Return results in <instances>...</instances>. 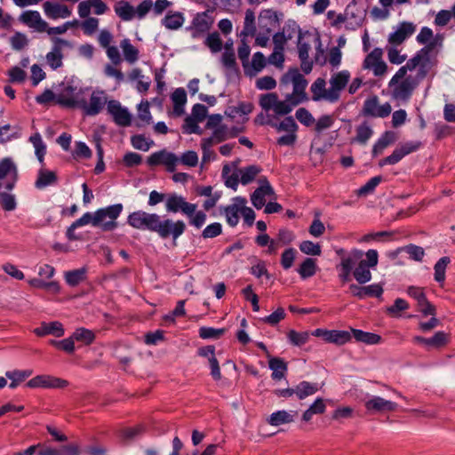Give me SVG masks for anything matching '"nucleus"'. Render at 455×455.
<instances>
[{
	"label": "nucleus",
	"mask_w": 455,
	"mask_h": 455,
	"mask_svg": "<svg viewBox=\"0 0 455 455\" xmlns=\"http://www.w3.org/2000/svg\"><path fill=\"white\" fill-rule=\"evenodd\" d=\"M198 123H201L200 121H197L196 119L191 117L190 116H188L184 119V124H182V132L183 133L187 134H203L204 131L199 127Z\"/></svg>",
	"instance_id": "42"
},
{
	"label": "nucleus",
	"mask_w": 455,
	"mask_h": 455,
	"mask_svg": "<svg viewBox=\"0 0 455 455\" xmlns=\"http://www.w3.org/2000/svg\"><path fill=\"white\" fill-rule=\"evenodd\" d=\"M352 335L347 331L331 330L330 342L339 346L344 345L351 340Z\"/></svg>",
	"instance_id": "44"
},
{
	"label": "nucleus",
	"mask_w": 455,
	"mask_h": 455,
	"mask_svg": "<svg viewBox=\"0 0 455 455\" xmlns=\"http://www.w3.org/2000/svg\"><path fill=\"white\" fill-rule=\"evenodd\" d=\"M251 53V48L248 45L245 38L241 39L240 44L237 49L238 58L240 59L244 72H247V68H249V57Z\"/></svg>",
	"instance_id": "41"
},
{
	"label": "nucleus",
	"mask_w": 455,
	"mask_h": 455,
	"mask_svg": "<svg viewBox=\"0 0 455 455\" xmlns=\"http://www.w3.org/2000/svg\"><path fill=\"white\" fill-rule=\"evenodd\" d=\"M351 333L357 342H362L367 345L379 344L382 341V337L377 333L368 332L355 328H351Z\"/></svg>",
	"instance_id": "21"
},
{
	"label": "nucleus",
	"mask_w": 455,
	"mask_h": 455,
	"mask_svg": "<svg viewBox=\"0 0 455 455\" xmlns=\"http://www.w3.org/2000/svg\"><path fill=\"white\" fill-rule=\"evenodd\" d=\"M293 421V418L285 411H278L270 415L268 423L271 426H279L284 423H290Z\"/></svg>",
	"instance_id": "45"
},
{
	"label": "nucleus",
	"mask_w": 455,
	"mask_h": 455,
	"mask_svg": "<svg viewBox=\"0 0 455 455\" xmlns=\"http://www.w3.org/2000/svg\"><path fill=\"white\" fill-rule=\"evenodd\" d=\"M370 268L371 267L361 261H359L355 267H354L353 276L357 281L358 284H364L371 280V273Z\"/></svg>",
	"instance_id": "29"
},
{
	"label": "nucleus",
	"mask_w": 455,
	"mask_h": 455,
	"mask_svg": "<svg viewBox=\"0 0 455 455\" xmlns=\"http://www.w3.org/2000/svg\"><path fill=\"white\" fill-rule=\"evenodd\" d=\"M347 292L359 299H363L381 297L383 289L382 286H349Z\"/></svg>",
	"instance_id": "14"
},
{
	"label": "nucleus",
	"mask_w": 455,
	"mask_h": 455,
	"mask_svg": "<svg viewBox=\"0 0 455 455\" xmlns=\"http://www.w3.org/2000/svg\"><path fill=\"white\" fill-rule=\"evenodd\" d=\"M72 336L76 341L81 342L85 346L92 344L96 338L92 331L84 327L76 329Z\"/></svg>",
	"instance_id": "31"
},
{
	"label": "nucleus",
	"mask_w": 455,
	"mask_h": 455,
	"mask_svg": "<svg viewBox=\"0 0 455 455\" xmlns=\"http://www.w3.org/2000/svg\"><path fill=\"white\" fill-rule=\"evenodd\" d=\"M68 386V381L51 375H37L26 383L29 388H65Z\"/></svg>",
	"instance_id": "7"
},
{
	"label": "nucleus",
	"mask_w": 455,
	"mask_h": 455,
	"mask_svg": "<svg viewBox=\"0 0 455 455\" xmlns=\"http://www.w3.org/2000/svg\"><path fill=\"white\" fill-rule=\"evenodd\" d=\"M45 16L51 20L65 19L71 15V9L63 4L45 1L43 4Z\"/></svg>",
	"instance_id": "8"
},
{
	"label": "nucleus",
	"mask_w": 455,
	"mask_h": 455,
	"mask_svg": "<svg viewBox=\"0 0 455 455\" xmlns=\"http://www.w3.org/2000/svg\"><path fill=\"white\" fill-rule=\"evenodd\" d=\"M262 171V168L256 164L248 165L243 169L239 170V172L241 173V179L240 182L243 185H248L251 182H252L256 176L260 173Z\"/></svg>",
	"instance_id": "28"
},
{
	"label": "nucleus",
	"mask_w": 455,
	"mask_h": 455,
	"mask_svg": "<svg viewBox=\"0 0 455 455\" xmlns=\"http://www.w3.org/2000/svg\"><path fill=\"white\" fill-rule=\"evenodd\" d=\"M120 46L123 50L124 59L129 63H134L139 59V50L133 46L130 40L125 38L120 43Z\"/></svg>",
	"instance_id": "33"
},
{
	"label": "nucleus",
	"mask_w": 455,
	"mask_h": 455,
	"mask_svg": "<svg viewBox=\"0 0 455 455\" xmlns=\"http://www.w3.org/2000/svg\"><path fill=\"white\" fill-rule=\"evenodd\" d=\"M256 26H255V16L253 11L251 9H248L245 12V18H244V27L241 33V36H253L256 34Z\"/></svg>",
	"instance_id": "38"
},
{
	"label": "nucleus",
	"mask_w": 455,
	"mask_h": 455,
	"mask_svg": "<svg viewBox=\"0 0 455 455\" xmlns=\"http://www.w3.org/2000/svg\"><path fill=\"white\" fill-rule=\"evenodd\" d=\"M277 100L278 95L275 92L262 94L259 98V106L266 111L274 109Z\"/></svg>",
	"instance_id": "49"
},
{
	"label": "nucleus",
	"mask_w": 455,
	"mask_h": 455,
	"mask_svg": "<svg viewBox=\"0 0 455 455\" xmlns=\"http://www.w3.org/2000/svg\"><path fill=\"white\" fill-rule=\"evenodd\" d=\"M19 21L35 28L37 32H44L47 29V22L44 20L37 11H25L20 17Z\"/></svg>",
	"instance_id": "9"
},
{
	"label": "nucleus",
	"mask_w": 455,
	"mask_h": 455,
	"mask_svg": "<svg viewBox=\"0 0 455 455\" xmlns=\"http://www.w3.org/2000/svg\"><path fill=\"white\" fill-rule=\"evenodd\" d=\"M271 127L275 128L278 132H287L296 133L298 131V124H296L294 118L291 116H286L283 121L280 124L275 122V125H272Z\"/></svg>",
	"instance_id": "48"
},
{
	"label": "nucleus",
	"mask_w": 455,
	"mask_h": 455,
	"mask_svg": "<svg viewBox=\"0 0 455 455\" xmlns=\"http://www.w3.org/2000/svg\"><path fill=\"white\" fill-rule=\"evenodd\" d=\"M373 131L363 122L356 128V136L352 140V142L356 141L360 144H365L367 140L371 137Z\"/></svg>",
	"instance_id": "39"
},
{
	"label": "nucleus",
	"mask_w": 455,
	"mask_h": 455,
	"mask_svg": "<svg viewBox=\"0 0 455 455\" xmlns=\"http://www.w3.org/2000/svg\"><path fill=\"white\" fill-rule=\"evenodd\" d=\"M292 36L291 33L285 34L284 31H278L273 36V43L275 44V48L276 50L284 51V46L287 41L291 40Z\"/></svg>",
	"instance_id": "58"
},
{
	"label": "nucleus",
	"mask_w": 455,
	"mask_h": 455,
	"mask_svg": "<svg viewBox=\"0 0 455 455\" xmlns=\"http://www.w3.org/2000/svg\"><path fill=\"white\" fill-rule=\"evenodd\" d=\"M127 223L137 229H147L155 232L164 240L172 237L174 243L186 230V224L183 220H161L158 214L143 211H137L129 214Z\"/></svg>",
	"instance_id": "1"
},
{
	"label": "nucleus",
	"mask_w": 455,
	"mask_h": 455,
	"mask_svg": "<svg viewBox=\"0 0 455 455\" xmlns=\"http://www.w3.org/2000/svg\"><path fill=\"white\" fill-rule=\"evenodd\" d=\"M415 28L416 27L413 23L403 21L400 23L397 30L389 35L388 43L393 45L402 44L406 38L414 33Z\"/></svg>",
	"instance_id": "10"
},
{
	"label": "nucleus",
	"mask_w": 455,
	"mask_h": 455,
	"mask_svg": "<svg viewBox=\"0 0 455 455\" xmlns=\"http://www.w3.org/2000/svg\"><path fill=\"white\" fill-rule=\"evenodd\" d=\"M268 359V366L272 370V379L275 380L283 379L288 370L287 363L281 357L270 356Z\"/></svg>",
	"instance_id": "22"
},
{
	"label": "nucleus",
	"mask_w": 455,
	"mask_h": 455,
	"mask_svg": "<svg viewBox=\"0 0 455 455\" xmlns=\"http://www.w3.org/2000/svg\"><path fill=\"white\" fill-rule=\"evenodd\" d=\"M355 261L352 258H342L340 264L336 266L339 281L343 283L352 281Z\"/></svg>",
	"instance_id": "18"
},
{
	"label": "nucleus",
	"mask_w": 455,
	"mask_h": 455,
	"mask_svg": "<svg viewBox=\"0 0 455 455\" xmlns=\"http://www.w3.org/2000/svg\"><path fill=\"white\" fill-rule=\"evenodd\" d=\"M57 181L58 176L55 172L49 171L46 169H41L38 172V176L35 185L37 188H43L47 186L53 185L57 183Z\"/></svg>",
	"instance_id": "26"
},
{
	"label": "nucleus",
	"mask_w": 455,
	"mask_h": 455,
	"mask_svg": "<svg viewBox=\"0 0 455 455\" xmlns=\"http://www.w3.org/2000/svg\"><path fill=\"white\" fill-rule=\"evenodd\" d=\"M198 333L203 339H219L226 333V329L202 326L199 328Z\"/></svg>",
	"instance_id": "36"
},
{
	"label": "nucleus",
	"mask_w": 455,
	"mask_h": 455,
	"mask_svg": "<svg viewBox=\"0 0 455 455\" xmlns=\"http://www.w3.org/2000/svg\"><path fill=\"white\" fill-rule=\"evenodd\" d=\"M316 259L313 258H306L299 265L298 272L301 278L306 279L313 276L316 272Z\"/></svg>",
	"instance_id": "32"
},
{
	"label": "nucleus",
	"mask_w": 455,
	"mask_h": 455,
	"mask_svg": "<svg viewBox=\"0 0 455 455\" xmlns=\"http://www.w3.org/2000/svg\"><path fill=\"white\" fill-rule=\"evenodd\" d=\"M11 172H13L15 179H17V168L13 161L9 157L2 159L0 161V180Z\"/></svg>",
	"instance_id": "52"
},
{
	"label": "nucleus",
	"mask_w": 455,
	"mask_h": 455,
	"mask_svg": "<svg viewBox=\"0 0 455 455\" xmlns=\"http://www.w3.org/2000/svg\"><path fill=\"white\" fill-rule=\"evenodd\" d=\"M208 12L209 11L196 13L193 18L191 25L186 28L191 32L193 38H200L211 29L214 20Z\"/></svg>",
	"instance_id": "4"
},
{
	"label": "nucleus",
	"mask_w": 455,
	"mask_h": 455,
	"mask_svg": "<svg viewBox=\"0 0 455 455\" xmlns=\"http://www.w3.org/2000/svg\"><path fill=\"white\" fill-rule=\"evenodd\" d=\"M0 205L4 211H13L17 205L15 196L6 192H0Z\"/></svg>",
	"instance_id": "59"
},
{
	"label": "nucleus",
	"mask_w": 455,
	"mask_h": 455,
	"mask_svg": "<svg viewBox=\"0 0 455 455\" xmlns=\"http://www.w3.org/2000/svg\"><path fill=\"white\" fill-rule=\"evenodd\" d=\"M32 374H33V371L29 370V369L23 370V371H20V370L8 371L5 372L6 378H8L9 379H14L19 384L23 382L26 379L30 377Z\"/></svg>",
	"instance_id": "62"
},
{
	"label": "nucleus",
	"mask_w": 455,
	"mask_h": 455,
	"mask_svg": "<svg viewBox=\"0 0 455 455\" xmlns=\"http://www.w3.org/2000/svg\"><path fill=\"white\" fill-rule=\"evenodd\" d=\"M87 269L81 267L65 272V279L68 284H79L86 279Z\"/></svg>",
	"instance_id": "35"
},
{
	"label": "nucleus",
	"mask_w": 455,
	"mask_h": 455,
	"mask_svg": "<svg viewBox=\"0 0 455 455\" xmlns=\"http://www.w3.org/2000/svg\"><path fill=\"white\" fill-rule=\"evenodd\" d=\"M286 316L285 311L283 307H278L269 315L264 317L262 321L266 323H268L272 326L276 325L279 322L283 320Z\"/></svg>",
	"instance_id": "63"
},
{
	"label": "nucleus",
	"mask_w": 455,
	"mask_h": 455,
	"mask_svg": "<svg viewBox=\"0 0 455 455\" xmlns=\"http://www.w3.org/2000/svg\"><path fill=\"white\" fill-rule=\"evenodd\" d=\"M122 211V204H116L106 208L99 209L96 211V220L101 223L103 222L106 217H108L110 220H116L121 214Z\"/></svg>",
	"instance_id": "25"
},
{
	"label": "nucleus",
	"mask_w": 455,
	"mask_h": 455,
	"mask_svg": "<svg viewBox=\"0 0 455 455\" xmlns=\"http://www.w3.org/2000/svg\"><path fill=\"white\" fill-rule=\"evenodd\" d=\"M185 198L181 196H178L176 194L168 195V198L166 200V210L168 212L177 213L180 211L182 204L184 203Z\"/></svg>",
	"instance_id": "43"
},
{
	"label": "nucleus",
	"mask_w": 455,
	"mask_h": 455,
	"mask_svg": "<svg viewBox=\"0 0 455 455\" xmlns=\"http://www.w3.org/2000/svg\"><path fill=\"white\" fill-rule=\"evenodd\" d=\"M412 341L415 344L422 345L427 350L442 349L451 341V333L443 331H436L432 337L425 338L422 336H414Z\"/></svg>",
	"instance_id": "6"
},
{
	"label": "nucleus",
	"mask_w": 455,
	"mask_h": 455,
	"mask_svg": "<svg viewBox=\"0 0 455 455\" xmlns=\"http://www.w3.org/2000/svg\"><path fill=\"white\" fill-rule=\"evenodd\" d=\"M409 308L408 302L403 299H396L394 304L387 308V313L390 316H400L401 312Z\"/></svg>",
	"instance_id": "51"
},
{
	"label": "nucleus",
	"mask_w": 455,
	"mask_h": 455,
	"mask_svg": "<svg viewBox=\"0 0 455 455\" xmlns=\"http://www.w3.org/2000/svg\"><path fill=\"white\" fill-rule=\"evenodd\" d=\"M184 22V16L182 12H172L169 11L165 17L162 20V24L171 30H176L180 28Z\"/></svg>",
	"instance_id": "27"
},
{
	"label": "nucleus",
	"mask_w": 455,
	"mask_h": 455,
	"mask_svg": "<svg viewBox=\"0 0 455 455\" xmlns=\"http://www.w3.org/2000/svg\"><path fill=\"white\" fill-rule=\"evenodd\" d=\"M295 116L296 118L307 127L311 126L315 122L311 113L305 108H299Z\"/></svg>",
	"instance_id": "64"
},
{
	"label": "nucleus",
	"mask_w": 455,
	"mask_h": 455,
	"mask_svg": "<svg viewBox=\"0 0 455 455\" xmlns=\"http://www.w3.org/2000/svg\"><path fill=\"white\" fill-rule=\"evenodd\" d=\"M178 161L179 158L174 153L164 148L148 156L146 163L151 169L158 165H164L166 171L172 173L176 170Z\"/></svg>",
	"instance_id": "3"
},
{
	"label": "nucleus",
	"mask_w": 455,
	"mask_h": 455,
	"mask_svg": "<svg viewBox=\"0 0 455 455\" xmlns=\"http://www.w3.org/2000/svg\"><path fill=\"white\" fill-rule=\"evenodd\" d=\"M392 107L388 102L379 106V98L374 94L365 100L361 114L363 116L385 118L390 115Z\"/></svg>",
	"instance_id": "5"
},
{
	"label": "nucleus",
	"mask_w": 455,
	"mask_h": 455,
	"mask_svg": "<svg viewBox=\"0 0 455 455\" xmlns=\"http://www.w3.org/2000/svg\"><path fill=\"white\" fill-rule=\"evenodd\" d=\"M10 43L13 50L20 51L28 45V40L25 34L21 32H15L10 38Z\"/></svg>",
	"instance_id": "61"
},
{
	"label": "nucleus",
	"mask_w": 455,
	"mask_h": 455,
	"mask_svg": "<svg viewBox=\"0 0 455 455\" xmlns=\"http://www.w3.org/2000/svg\"><path fill=\"white\" fill-rule=\"evenodd\" d=\"M383 51L381 48L373 49L364 59L363 67L371 68L373 63L382 60Z\"/></svg>",
	"instance_id": "60"
},
{
	"label": "nucleus",
	"mask_w": 455,
	"mask_h": 455,
	"mask_svg": "<svg viewBox=\"0 0 455 455\" xmlns=\"http://www.w3.org/2000/svg\"><path fill=\"white\" fill-rule=\"evenodd\" d=\"M115 123L123 127L130 126L132 124V115L126 108H122L114 116Z\"/></svg>",
	"instance_id": "55"
},
{
	"label": "nucleus",
	"mask_w": 455,
	"mask_h": 455,
	"mask_svg": "<svg viewBox=\"0 0 455 455\" xmlns=\"http://www.w3.org/2000/svg\"><path fill=\"white\" fill-rule=\"evenodd\" d=\"M350 79V73L347 70L337 72L330 79L331 89L336 95V101L339 99V92L345 89Z\"/></svg>",
	"instance_id": "16"
},
{
	"label": "nucleus",
	"mask_w": 455,
	"mask_h": 455,
	"mask_svg": "<svg viewBox=\"0 0 455 455\" xmlns=\"http://www.w3.org/2000/svg\"><path fill=\"white\" fill-rule=\"evenodd\" d=\"M59 102L60 106L68 108H81L84 115L92 116L98 115L103 109L107 99L92 92L90 103L87 102L86 99L63 98L62 96L60 97Z\"/></svg>",
	"instance_id": "2"
},
{
	"label": "nucleus",
	"mask_w": 455,
	"mask_h": 455,
	"mask_svg": "<svg viewBox=\"0 0 455 455\" xmlns=\"http://www.w3.org/2000/svg\"><path fill=\"white\" fill-rule=\"evenodd\" d=\"M326 82L323 78H317L311 85V92L313 93L312 100L318 101L322 99L330 100L331 102L336 101V95L333 92L325 89Z\"/></svg>",
	"instance_id": "12"
},
{
	"label": "nucleus",
	"mask_w": 455,
	"mask_h": 455,
	"mask_svg": "<svg viewBox=\"0 0 455 455\" xmlns=\"http://www.w3.org/2000/svg\"><path fill=\"white\" fill-rule=\"evenodd\" d=\"M116 14L123 20H131L135 17V8L126 0H120L114 5Z\"/></svg>",
	"instance_id": "23"
},
{
	"label": "nucleus",
	"mask_w": 455,
	"mask_h": 455,
	"mask_svg": "<svg viewBox=\"0 0 455 455\" xmlns=\"http://www.w3.org/2000/svg\"><path fill=\"white\" fill-rule=\"evenodd\" d=\"M240 209L236 204L228 205L224 208L227 221L229 226L235 227L239 221L238 212Z\"/></svg>",
	"instance_id": "53"
},
{
	"label": "nucleus",
	"mask_w": 455,
	"mask_h": 455,
	"mask_svg": "<svg viewBox=\"0 0 455 455\" xmlns=\"http://www.w3.org/2000/svg\"><path fill=\"white\" fill-rule=\"evenodd\" d=\"M64 328L60 322L53 321L50 323L43 322L41 325L34 330V333L38 337L45 335H53L57 338L64 335Z\"/></svg>",
	"instance_id": "15"
},
{
	"label": "nucleus",
	"mask_w": 455,
	"mask_h": 455,
	"mask_svg": "<svg viewBox=\"0 0 455 455\" xmlns=\"http://www.w3.org/2000/svg\"><path fill=\"white\" fill-rule=\"evenodd\" d=\"M403 251L406 252L411 259L416 261H421L425 255V251L422 247L412 243L403 246Z\"/></svg>",
	"instance_id": "56"
},
{
	"label": "nucleus",
	"mask_w": 455,
	"mask_h": 455,
	"mask_svg": "<svg viewBox=\"0 0 455 455\" xmlns=\"http://www.w3.org/2000/svg\"><path fill=\"white\" fill-rule=\"evenodd\" d=\"M51 40L53 43V46H52V51L50 52V54L58 55V56H60L63 58L64 55L62 53V48L63 47L72 48V44L66 39L57 37V36H52L51 38Z\"/></svg>",
	"instance_id": "54"
},
{
	"label": "nucleus",
	"mask_w": 455,
	"mask_h": 455,
	"mask_svg": "<svg viewBox=\"0 0 455 455\" xmlns=\"http://www.w3.org/2000/svg\"><path fill=\"white\" fill-rule=\"evenodd\" d=\"M414 88V80L408 76L393 89L392 95L395 99L406 100L411 96Z\"/></svg>",
	"instance_id": "17"
},
{
	"label": "nucleus",
	"mask_w": 455,
	"mask_h": 455,
	"mask_svg": "<svg viewBox=\"0 0 455 455\" xmlns=\"http://www.w3.org/2000/svg\"><path fill=\"white\" fill-rule=\"evenodd\" d=\"M311 335L308 331H296L295 330H290L287 332V338L289 342L297 347H301L305 345L308 339L309 336Z\"/></svg>",
	"instance_id": "37"
},
{
	"label": "nucleus",
	"mask_w": 455,
	"mask_h": 455,
	"mask_svg": "<svg viewBox=\"0 0 455 455\" xmlns=\"http://www.w3.org/2000/svg\"><path fill=\"white\" fill-rule=\"evenodd\" d=\"M142 156L135 152H127L122 159V164L126 168H133L142 164Z\"/></svg>",
	"instance_id": "50"
},
{
	"label": "nucleus",
	"mask_w": 455,
	"mask_h": 455,
	"mask_svg": "<svg viewBox=\"0 0 455 455\" xmlns=\"http://www.w3.org/2000/svg\"><path fill=\"white\" fill-rule=\"evenodd\" d=\"M420 142H406L399 148H396L389 156L393 164L400 162L405 156L415 152L420 147Z\"/></svg>",
	"instance_id": "19"
},
{
	"label": "nucleus",
	"mask_w": 455,
	"mask_h": 455,
	"mask_svg": "<svg viewBox=\"0 0 455 455\" xmlns=\"http://www.w3.org/2000/svg\"><path fill=\"white\" fill-rule=\"evenodd\" d=\"M299 250L303 253L312 256H320L322 253L321 246L308 240L300 243Z\"/></svg>",
	"instance_id": "57"
},
{
	"label": "nucleus",
	"mask_w": 455,
	"mask_h": 455,
	"mask_svg": "<svg viewBox=\"0 0 455 455\" xmlns=\"http://www.w3.org/2000/svg\"><path fill=\"white\" fill-rule=\"evenodd\" d=\"M364 406L368 411L384 412L395 411L397 409V403L395 402L385 400L379 396H374L365 402Z\"/></svg>",
	"instance_id": "11"
},
{
	"label": "nucleus",
	"mask_w": 455,
	"mask_h": 455,
	"mask_svg": "<svg viewBox=\"0 0 455 455\" xmlns=\"http://www.w3.org/2000/svg\"><path fill=\"white\" fill-rule=\"evenodd\" d=\"M317 391L318 385L308 381L299 382L295 388L296 395L299 400H303L306 397L315 394Z\"/></svg>",
	"instance_id": "30"
},
{
	"label": "nucleus",
	"mask_w": 455,
	"mask_h": 455,
	"mask_svg": "<svg viewBox=\"0 0 455 455\" xmlns=\"http://www.w3.org/2000/svg\"><path fill=\"white\" fill-rule=\"evenodd\" d=\"M291 75V80L293 84V91L306 90L307 86V80L299 73L298 68H290L288 73L284 74L282 77V82H287L288 76Z\"/></svg>",
	"instance_id": "20"
},
{
	"label": "nucleus",
	"mask_w": 455,
	"mask_h": 455,
	"mask_svg": "<svg viewBox=\"0 0 455 455\" xmlns=\"http://www.w3.org/2000/svg\"><path fill=\"white\" fill-rule=\"evenodd\" d=\"M204 44L212 53H217L223 48V41L217 31L208 34Z\"/></svg>",
	"instance_id": "34"
},
{
	"label": "nucleus",
	"mask_w": 455,
	"mask_h": 455,
	"mask_svg": "<svg viewBox=\"0 0 455 455\" xmlns=\"http://www.w3.org/2000/svg\"><path fill=\"white\" fill-rule=\"evenodd\" d=\"M267 61V60L262 52H255L252 56L251 63L249 62V68H247V72H244V74L251 77L255 76L266 67Z\"/></svg>",
	"instance_id": "24"
},
{
	"label": "nucleus",
	"mask_w": 455,
	"mask_h": 455,
	"mask_svg": "<svg viewBox=\"0 0 455 455\" xmlns=\"http://www.w3.org/2000/svg\"><path fill=\"white\" fill-rule=\"evenodd\" d=\"M451 262L449 257H442L435 265V280L437 283H443L445 280V269L447 265Z\"/></svg>",
	"instance_id": "40"
},
{
	"label": "nucleus",
	"mask_w": 455,
	"mask_h": 455,
	"mask_svg": "<svg viewBox=\"0 0 455 455\" xmlns=\"http://www.w3.org/2000/svg\"><path fill=\"white\" fill-rule=\"evenodd\" d=\"M221 62L226 68L234 71L236 74L240 73L235 52H224L221 56Z\"/></svg>",
	"instance_id": "46"
},
{
	"label": "nucleus",
	"mask_w": 455,
	"mask_h": 455,
	"mask_svg": "<svg viewBox=\"0 0 455 455\" xmlns=\"http://www.w3.org/2000/svg\"><path fill=\"white\" fill-rule=\"evenodd\" d=\"M279 22L280 20L276 12L271 9H266L260 12L259 16V26L264 30V33L270 34L272 28L278 26Z\"/></svg>",
	"instance_id": "13"
},
{
	"label": "nucleus",
	"mask_w": 455,
	"mask_h": 455,
	"mask_svg": "<svg viewBox=\"0 0 455 455\" xmlns=\"http://www.w3.org/2000/svg\"><path fill=\"white\" fill-rule=\"evenodd\" d=\"M382 180L383 177L381 175L372 177L366 182V184H364L358 189L357 195L359 196H363L372 193L375 190L376 187L382 182Z\"/></svg>",
	"instance_id": "47"
}]
</instances>
